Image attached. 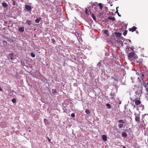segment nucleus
Wrapping results in <instances>:
<instances>
[{"label": "nucleus", "instance_id": "f257e3e1", "mask_svg": "<svg viewBox=\"0 0 148 148\" xmlns=\"http://www.w3.org/2000/svg\"><path fill=\"white\" fill-rule=\"evenodd\" d=\"M128 58L130 61H132L134 60H136L138 58L136 54L133 52L129 53L127 55Z\"/></svg>", "mask_w": 148, "mask_h": 148}, {"label": "nucleus", "instance_id": "f03ea898", "mask_svg": "<svg viewBox=\"0 0 148 148\" xmlns=\"http://www.w3.org/2000/svg\"><path fill=\"white\" fill-rule=\"evenodd\" d=\"M25 8L29 12L31 11L32 9L33 8V7H31V5L29 6L28 5H25Z\"/></svg>", "mask_w": 148, "mask_h": 148}, {"label": "nucleus", "instance_id": "7ed1b4c3", "mask_svg": "<svg viewBox=\"0 0 148 148\" xmlns=\"http://www.w3.org/2000/svg\"><path fill=\"white\" fill-rule=\"evenodd\" d=\"M110 99H114L115 97H114L115 96V93L113 92H111L110 93Z\"/></svg>", "mask_w": 148, "mask_h": 148}, {"label": "nucleus", "instance_id": "20e7f679", "mask_svg": "<svg viewBox=\"0 0 148 148\" xmlns=\"http://www.w3.org/2000/svg\"><path fill=\"white\" fill-rule=\"evenodd\" d=\"M115 19L114 17H112L110 16H109L107 19V21L108 22H109L110 20H111L113 21H114Z\"/></svg>", "mask_w": 148, "mask_h": 148}, {"label": "nucleus", "instance_id": "39448f33", "mask_svg": "<svg viewBox=\"0 0 148 148\" xmlns=\"http://www.w3.org/2000/svg\"><path fill=\"white\" fill-rule=\"evenodd\" d=\"M13 55L12 54L9 53L8 55V58L9 60H13Z\"/></svg>", "mask_w": 148, "mask_h": 148}, {"label": "nucleus", "instance_id": "423d86ee", "mask_svg": "<svg viewBox=\"0 0 148 148\" xmlns=\"http://www.w3.org/2000/svg\"><path fill=\"white\" fill-rule=\"evenodd\" d=\"M145 131V136H148V127L144 128Z\"/></svg>", "mask_w": 148, "mask_h": 148}, {"label": "nucleus", "instance_id": "0eeeda50", "mask_svg": "<svg viewBox=\"0 0 148 148\" xmlns=\"http://www.w3.org/2000/svg\"><path fill=\"white\" fill-rule=\"evenodd\" d=\"M114 34L116 37H119L121 35L122 33L115 32L114 33Z\"/></svg>", "mask_w": 148, "mask_h": 148}, {"label": "nucleus", "instance_id": "6e6552de", "mask_svg": "<svg viewBox=\"0 0 148 148\" xmlns=\"http://www.w3.org/2000/svg\"><path fill=\"white\" fill-rule=\"evenodd\" d=\"M137 27H136L135 26H133L132 28H129V29L130 31L131 30L132 32H133L135 31Z\"/></svg>", "mask_w": 148, "mask_h": 148}, {"label": "nucleus", "instance_id": "1a4fd4ad", "mask_svg": "<svg viewBox=\"0 0 148 148\" xmlns=\"http://www.w3.org/2000/svg\"><path fill=\"white\" fill-rule=\"evenodd\" d=\"M122 137L124 138H126L127 136V134L125 132H122L121 134Z\"/></svg>", "mask_w": 148, "mask_h": 148}, {"label": "nucleus", "instance_id": "9d476101", "mask_svg": "<svg viewBox=\"0 0 148 148\" xmlns=\"http://www.w3.org/2000/svg\"><path fill=\"white\" fill-rule=\"evenodd\" d=\"M24 27H20L18 28V30L21 32H23L24 31Z\"/></svg>", "mask_w": 148, "mask_h": 148}, {"label": "nucleus", "instance_id": "9b49d317", "mask_svg": "<svg viewBox=\"0 0 148 148\" xmlns=\"http://www.w3.org/2000/svg\"><path fill=\"white\" fill-rule=\"evenodd\" d=\"M89 12H90V13L91 14V16H92V18H93V19L95 21H96V17L94 16L93 14L92 13L91 14V12L90 11V10H89Z\"/></svg>", "mask_w": 148, "mask_h": 148}, {"label": "nucleus", "instance_id": "f8f14e48", "mask_svg": "<svg viewBox=\"0 0 148 148\" xmlns=\"http://www.w3.org/2000/svg\"><path fill=\"white\" fill-rule=\"evenodd\" d=\"M129 49H131V50H133V49L131 47H129V48L127 47L125 49V50L127 53H128L129 52V51H130V50Z\"/></svg>", "mask_w": 148, "mask_h": 148}, {"label": "nucleus", "instance_id": "ddd939ff", "mask_svg": "<svg viewBox=\"0 0 148 148\" xmlns=\"http://www.w3.org/2000/svg\"><path fill=\"white\" fill-rule=\"evenodd\" d=\"M102 138L103 140L106 141L107 140V137L105 135H103L102 136Z\"/></svg>", "mask_w": 148, "mask_h": 148}, {"label": "nucleus", "instance_id": "4468645a", "mask_svg": "<svg viewBox=\"0 0 148 148\" xmlns=\"http://www.w3.org/2000/svg\"><path fill=\"white\" fill-rule=\"evenodd\" d=\"M141 103L140 101L139 100H137L135 101V103L136 105H139Z\"/></svg>", "mask_w": 148, "mask_h": 148}, {"label": "nucleus", "instance_id": "2eb2a0df", "mask_svg": "<svg viewBox=\"0 0 148 148\" xmlns=\"http://www.w3.org/2000/svg\"><path fill=\"white\" fill-rule=\"evenodd\" d=\"M3 6L4 8H6L8 7V4L5 2L2 3Z\"/></svg>", "mask_w": 148, "mask_h": 148}, {"label": "nucleus", "instance_id": "dca6fc26", "mask_svg": "<svg viewBox=\"0 0 148 148\" xmlns=\"http://www.w3.org/2000/svg\"><path fill=\"white\" fill-rule=\"evenodd\" d=\"M41 19V18H38L35 20V22L36 23H38Z\"/></svg>", "mask_w": 148, "mask_h": 148}, {"label": "nucleus", "instance_id": "f3484780", "mask_svg": "<svg viewBox=\"0 0 148 148\" xmlns=\"http://www.w3.org/2000/svg\"><path fill=\"white\" fill-rule=\"evenodd\" d=\"M118 8H119V7H117L116 8V11L115 12V13H117L119 17H121V15L119 14V13L118 12Z\"/></svg>", "mask_w": 148, "mask_h": 148}, {"label": "nucleus", "instance_id": "a211bd4d", "mask_svg": "<svg viewBox=\"0 0 148 148\" xmlns=\"http://www.w3.org/2000/svg\"><path fill=\"white\" fill-rule=\"evenodd\" d=\"M135 119V120L137 122H139L140 121V118L138 116H136Z\"/></svg>", "mask_w": 148, "mask_h": 148}, {"label": "nucleus", "instance_id": "6ab92c4d", "mask_svg": "<svg viewBox=\"0 0 148 148\" xmlns=\"http://www.w3.org/2000/svg\"><path fill=\"white\" fill-rule=\"evenodd\" d=\"M26 23L27 24L29 25H30L31 24V21L29 20H27Z\"/></svg>", "mask_w": 148, "mask_h": 148}, {"label": "nucleus", "instance_id": "aec40b11", "mask_svg": "<svg viewBox=\"0 0 148 148\" xmlns=\"http://www.w3.org/2000/svg\"><path fill=\"white\" fill-rule=\"evenodd\" d=\"M101 64V61L99 62L97 65V66L98 67L100 68Z\"/></svg>", "mask_w": 148, "mask_h": 148}, {"label": "nucleus", "instance_id": "412c9836", "mask_svg": "<svg viewBox=\"0 0 148 148\" xmlns=\"http://www.w3.org/2000/svg\"><path fill=\"white\" fill-rule=\"evenodd\" d=\"M118 122L119 123H121L122 124H123L124 123L122 119H121V120H118Z\"/></svg>", "mask_w": 148, "mask_h": 148}, {"label": "nucleus", "instance_id": "4be33fe9", "mask_svg": "<svg viewBox=\"0 0 148 148\" xmlns=\"http://www.w3.org/2000/svg\"><path fill=\"white\" fill-rule=\"evenodd\" d=\"M98 5L99 6L101 10L103 8V6L102 5V4L101 3H99L98 4Z\"/></svg>", "mask_w": 148, "mask_h": 148}, {"label": "nucleus", "instance_id": "5701e85b", "mask_svg": "<svg viewBox=\"0 0 148 148\" xmlns=\"http://www.w3.org/2000/svg\"><path fill=\"white\" fill-rule=\"evenodd\" d=\"M106 106L109 108L110 109L111 108V106L110 105L109 103H107Z\"/></svg>", "mask_w": 148, "mask_h": 148}, {"label": "nucleus", "instance_id": "b1692460", "mask_svg": "<svg viewBox=\"0 0 148 148\" xmlns=\"http://www.w3.org/2000/svg\"><path fill=\"white\" fill-rule=\"evenodd\" d=\"M52 93L53 94H55L56 92V89H52Z\"/></svg>", "mask_w": 148, "mask_h": 148}, {"label": "nucleus", "instance_id": "393cba45", "mask_svg": "<svg viewBox=\"0 0 148 148\" xmlns=\"http://www.w3.org/2000/svg\"><path fill=\"white\" fill-rule=\"evenodd\" d=\"M85 112L87 114H90V111L88 110V109H86L85 110Z\"/></svg>", "mask_w": 148, "mask_h": 148}, {"label": "nucleus", "instance_id": "a878e982", "mask_svg": "<svg viewBox=\"0 0 148 148\" xmlns=\"http://www.w3.org/2000/svg\"><path fill=\"white\" fill-rule=\"evenodd\" d=\"M127 33V31L126 30H125L124 32H123V34L124 36H125Z\"/></svg>", "mask_w": 148, "mask_h": 148}, {"label": "nucleus", "instance_id": "bb28decb", "mask_svg": "<svg viewBox=\"0 0 148 148\" xmlns=\"http://www.w3.org/2000/svg\"><path fill=\"white\" fill-rule=\"evenodd\" d=\"M3 44L4 45H7V42L6 41H3Z\"/></svg>", "mask_w": 148, "mask_h": 148}, {"label": "nucleus", "instance_id": "cd10ccee", "mask_svg": "<svg viewBox=\"0 0 148 148\" xmlns=\"http://www.w3.org/2000/svg\"><path fill=\"white\" fill-rule=\"evenodd\" d=\"M31 56L33 58H34L35 56V55L33 53H31Z\"/></svg>", "mask_w": 148, "mask_h": 148}, {"label": "nucleus", "instance_id": "c85d7f7f", "mask_svg": "<svg viewBox=\"0 0 148 148\" xmlns=\"http://www.w3.org/2000/svg\"><path fill=\"white\" fill-rule=\"evenodd\" d=\"M123 126V124H120L119 125V127L120 128H122Z\"/></svg>", "mask_w": 148, "mask_h": 148}, {"label": "nucleus", "instance_id": "c756f323", "mask_svg": "<svg viewBox=\"0 0 148 148\" xmlns=\"http://www.w3.org/2000/svg\"><path fill=\"white\" fill-rule=\"evenodd\" d=\"M12 101L13 103H15L16 102V99H15L13 98L12 99Z\"/></svg>", "mask_w": 148, "mask_h": 148}, {"label": "nucleus", "instance_id": "7c9ffc66", "mask_svg": "<svg viewBox=\"0 0 148 148\" xmlns=\"http://www.w3.org/2000/svg\"><path fill=\"white\" fill-rule=\"evenodd\" d=\"M51 41H52V43L54 44L55 42V41L54 40V39L53 38H52L51 39Z\"/></svg>", "mask_w": 148, "mask_h": 148}, {"label": "nucleus", "instance_id": "2f4dec72", "mask_svg": "<svg viewBox=\"0 0 148 148\" xmlns=\"http://www.w3.org/2000/svg\"><path fill=\"white\" fill-rule=\"evenodd\" d=\"M71 116L73 117H74L75 116V115L74 113H73L71 114Z\"/></svg>", "mask_w": 148, "mask_h": 148}, {"label": "nucleus", "instance_id": "473e14b6", "mask_svg": "<svg viewBox=\"0 0 148 148\" xmlns=\"http://www.w3.org/2000/svg\"><path fill=\"white\" fill-rule=\"evenodd\" d=\"M85 9H86L85 13H86V14H88V9L87 8H86Z\"/></svg>", "mask_w": 148, "mask_h": 148}, {"label": "nucleus", "instance_id": "72a5a7b5", "mask_svg": "<svg viewBox=\"0 0 148 148\" xmlns=\"http://www.w3.org/2000/svg\"><path fill=\"white\" fill-rule=\"evenodd\" d=\"M13 5H16V4H15V2L14 1H13Z\"/></svg>", "mask_w": 148, "mask_h": 148}, {"label": "nucleus", "instance_id": "f704fd0d", "mask_svg": "<svg viewBox=\"0 0 148 148\" xmlns=\"http://www.w3.org/2000/svg\"><path fill=\"white\" fill-rule=\"evenodd\" d=\"M0 90L1 91H2L3 90L2 89V88H1L0 87Z\"/></svg>", "mask_w": 148, "mask_h": 148}, {"label": "nucleus", "instance_id": "c9c22d12", "mask_svg": "<svg viewBox=\"0 0 148 148\" xmlns=\"http://www.w3.org/2000/svg\"><path fill=\"white\" fill-rule=\"evenodd\" d=\"M48 140H49V142H50V141L51 140L49 138H48Z\"/></svg>", "mask_w": 148, "mask_h": 148}, {"label": "nucleus", "instance_id": "e433bc0d", "mask_svg": "<svg viewBox=\"0 0 148 148\" xmlns=\"http://www.w3.org/2000/svg\"><path fill=\"white\" fill-rule=\"evenodd\" d=\"M122 148H126V147L124 146H123Z\"/></svg>", "mask_w": 148, "mask_h": 148}, {"label": "nucleus", "instance_id": "4c0bfd02", "mask_svg": "<svg viewBox=\"0 0 148 148\" xmlns=\"http://www.w3.org/2000/svg\"><path fill=\"white\" fill-rule=\"evenodd\" d=\"M106 32H107V31H106V30H105V32H104V33H105V34H106Z\"/></svg>", "mask_w": 148, "mask_h": 148}, {"label": "nucleus", "instance_id": "58836bf2", "mask_svg": "<svg viewBox=\"0 0 148 148\" xmlns=\"http://www.w3.org/2000/svg\"><path fill=\"white\" fill-rule=\"evenodd\" d=\"M142 76H143V77L144 76V74H142Z\"/></svg>", "mask_w": 148, "mask_h": 148}, {"label": "nucleus", "instance_id": "ea45409f", "mask_svg": "<svg viewBox=\"0 0 148 148\" xmlns=\"http://www.w3.org/2000/svg\"><path fill=\"white\" fill-rule=\"evenodd\" d=\"M128 40L129 41V42H131V40H130L129 39V40Z\"/></svg>", "mask_w": 148, "mask_h": 148}, {"label": "nucleus", "instance_id": "a19ab883", "mask_svg": "<svg viewBox=\"0 0 148 148\" xmlns=\"http://www.w3.org/2000/svg\"><path fill=\"white\" fill-rule=\"evenodd\" d=\"M135 107V105H134V108Z\"/></svg>", "mask_w": 148, "mask_h": 148}, {"label": "nucleus", "instance_id": "79ce46f5", "mask_svg": "<svg viewBox=\"0 0 148 148\" xmlns=\"http://www.w3.org/2000/svg\"><path fill=\"white\" fill-rule=\"evenodd\" d=\"M145 124H144V126H145Z\"/></svg>", "mask_w": 148, "mask_h": 148}, {"label": "nucleus", "instance_id": "37998d69", "mask_svg": "<svg viewBox=\"0 0 148 148\" xmlns=\"http://www.w3.org/2000/svg\"><path fill=\"white\" fill-rule=\"evenodd\" d=\"M121 102H119V104H121Z\"/></svg>", "mask_w": 148, "mask_h": 148}, {"label": "nucleus", "instance_id": "c03bdc74", "mask_svg": "<svg viewBox=\"0 0 148 148\" xmlns=\"http://www.w3.org/2000/svg\"><path fill=\"white\" fill-rule=\"evenodd\" d=\"M136 33H138V32H136Z\"/></svg>", "mask_w": 148, "mask_h": 148}, {"label": "nucleus", "instance_id": "a18cd8bd", "mask_svg": "<svg viewBox=\"0 0 148 148\" xmlns=\"http://www.w3.org/2000/svg\"><path fill=\"white\" fill-rule=\"evenodd\" d=\"M131 79H132V77H131Z\"/></svg>", "mask_w": 148, "mask_h": 148}, {"label": "nucleus", "instance_id": "49530a36", "mask_svg": "<svg viewBox=\"0 0 148 148\" xmlns=\"http://www.w3.org/2000/svg\"><path fill=\"white\" fill-rule=\"evenodd\" d=\"M147 85H148V82L147 83Z\"/></svg>", "mask_w": 148, "mask_h": 148}, {"label": "nucleus", "instance_id": "de8ad7c7", "mask_svg": "<svg viewBox=\"0 0 148 148\" xmlns=\"http://www.w3.org/2000/svg\"><path fill=\"white\" fill-rule=\"evenodd\" d=\"M132 50H130V51H132ZM133 50V51H134V50Z\"/></svg>", "mask_w": 148, "mask_h": 148}]
</instances>
